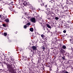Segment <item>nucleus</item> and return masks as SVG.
Masks as SVG:
<instances>
[{
  "label": "nucleus",
  "mask_w": 73,
  "mask_h": 73,
  "mask_svg": "<svg viewBox=\"0 0 73 73\" xmlns=\"http://www.w3.org/2000/svg\"><path fill=\"white\" fill-rule=\"evenodd\" d=\"M47 11L46 12L47 16H53V15H54V13H51L50 11V9L47 8L46 9Z\"/></svg>",
  "instance_id": "1"
},
{
  "label": "nucleus",
  "mask_w": 73,
  "mask_h": 73,
  "mask_svg": "<svg viewBox=\"0 0 73 73\" xmlns=\"http://www.w3.org/2000/svg\"><path fill=\"white\" fill-rule=\"evenodd\" d=\"M7 67L9 69V70L11 72H13L14 71V68H15V65L13 64H8L7 65Z\"/></svg>",
  "instance_id": "2"
},
{
  "label": "nucleus",
  "mask_w": 73,
  "mask_h": 73,
  "mask_svg": "<svg viewBox=\"0 0 73 73\" xmlns=\"http://www.w3.org/2000/svg\"><path fill=\"white\" fill-rule=\"evenodd\" d=\"M21 4H22V5H23L25 7L26 6L27 7H29L30 9L31 8V7H32V6L29 3H27V2H23L22 3H21Z\"/></svg>",
  "instance_id": "3"
},
{
  "label": "nucleus",
  "mask_w": 73,
  "mask_h": 73,
  "mask_svg": "<svg viewBox=\"0 0 73 73\" xmlns=\"http://www.w3.org/2000/svg\"><path fill=\"white\" fill-rule=\"evenodd\" d=\"M31 48H32V49L33 50V52H36V50H37V47L35 46H33L31 47Z\"/></svg>",
  "instance_id": "4"
},
{
  "label": "nucleus",
  "mask_w": 73,
  "mask_h": 73,
  "mask_svg": "<svg viewBox=\"0 0 73 73\" xmlns=\"http://www.w3.org/2000/svg\"><path fill=\"white\" fill-rule=\"evenodd\" d=\"M31 20L32 22H33V23H36V19H35V18H31Z\"/></svg>",
  "instance_id": "5"
},
{
  "label": "nucleus",
  "mask_w": 73,
  "mask_h": 73,
  "mask_svg": "<svg viewBox=\"0 0 73 73\" xmlns=\"http://www.w3.org/2000/svg\"><path fill=\"white\" fill-rule=\"evenodd\" d=\"M54 16V15H53V16H50V17H48V20H53V17Z\"/></svg>",
  "instance_id": "6"
},
{
  "label": "nucleus",
  "mask_w": 73,
  "mask_h": 73,
  "mask_svg": "<svg viewBox=\"0 0 73 73\" xmlns=\"http://www.w3.org/2000/svg\"><path fill=\"white\" fill-rule=\"evenodd\" d=\"M35 51H33V52L31 54L30 56H31V57H34L35 56Z\"/></svg>",
  "instance_id": "7"
},
{
  "label": "nucleus",
  "mask_w": 73,
  "mask_h": 73,
  "mask_svg": "<svg viewBox=\"0 0 73 73\" xmlns=\"http://www.w3.org/2000/svg\"><path fill=\"white\" fill-rule=\"evenodd\" d=\"M7 16H4L3 15H2L1 19L2 20H4V19H6V18H7Z\"/></svg>",
  "instance_id": "8"
},
{
  "label": "nucleus",
  "mask_w": 73,
  "mask_h": 73,
  "mask_svg": "<svg viewBox=\"0 0 73 73\" xmlns=\"http://www.w3.org/2000/svg\"><path fill=\"white\" fill-rule=\"evenodd\" d=\"M20 1L21 3H23V2H27L28 0H21Z\"/></svg>",
  "instance_id": "9"
},
{
  "label": "nucleus",
  "mask_w": 73,
  "mask_h": 73,
  "mask_svg": "<svg viewBox=\"0 0 73 73\" xmlns=\"http://www.w3.org/2000/svg\"><path fill=\"white\" fill-rule=\"evenodd\" d=\"M5 21H6V23H9V20L8 18H6L5 20Z\"/></svg>",
  "instance_id": "10"
},
{
  "label": "nucleus",
  "mask_w": 73,
  "mask_h": 73,
  "mask_svg": "<svg viewBox=\"0 0 73 73\" xmlns=\"http://www.w3.org/2000/svg\"><path fill=\"white\" fill-rule=\"evenodd\" d=\"M60 47H61V48H62L63 49H66V46H65V45H63L62 46H61V45H60Z\"/></svg>",
  "instance_id": "11"
},
{
  "label": "nucleus",
  "mask_w": 73,
  "mask_h": 73,
  "mask_svg": "<svg viewBox=\"0 0 73 73\" xmlns=\"http://www.w3.org/2000/svg\"><path fill=\"white\" fill-rule=\"evenodd\" d=\"M46 3H42H42L40 4V5L41 6H44L45 5Z\"/></svg>",
  "instance_id": "12"
},
{
  "label": "nucleus",
  "mask_w": 73,
  "mask_h": 73,
  "mask_svg": "<svg viewBox=\"0 0 73 73\" xmlns=\"http://www.w3.org/2000/svg\"><path fill=\"white\" fill-rule=\"evenodd\" d=\"M44 46H43V47H42V49L44 51V50H46L47 49V48H46V47H44Z\"/></svg>",
  "instance_id": "13"
},
{
  "label": "nucleus",
  "mask_w": 73,
  "mask_h": 73,
  "mask_svg": "<svg viewBox=\"0 0 73 73\" xmlns=\"http://www.w3.org/2000/svg\"><path fill=\"white\" fill-rule=\"evenodd\" d=\"M40 52H41L39 51H38L37 52L38 55V56H39V57H40Z\"/></svg>",
  "instance_id": "14"
},
{
  "label": "nucleus",
  "mask_w": 73,
  "mask_h": 73,
  "mask_svg": "<svg viewBox=\"0 0 73 73\" xmlns=\"http://www.w3.org/2000/svg\"><path fill=\"white\" fill-rule=\"evenodd\" d=\"M49 2H51V3H54V2H55V1L54 0H51Z\"/></svg>",
  "instance_id": "15"
},
{
  "label": "nucleus",
  "mask_w": 73,
  "mask_h": 73,
  "mask_svg": "<svg viewBox=\"0 0 73 73\" xmlns=\"http://www.w3.org/2000/svg\"><path fill=\"white\" fill-rule=\"evenodd\" d=\"M61 52L62 53H65V51H64V50L63 49H61Z\"/></svg>",
  "instance_id": "16"
},
{
  "label": "nucleus",
  "mask_w": 73,
  "mask_h": 73,
  "mask_svg": "<svg viewBox=\"0 0 73 73\" xmlns=\"http://www.w3.org/2000/svg\"><path fill=\"white\" fill-rule=\"evenodd\" d=\"M17 7L18 8H19V9H20L21 7V5L20 4L18 5L17 6Z\"/></svg>",
  "instance_id": "17"
},
{
  "label": "nucleus",
  "mask_w": 73,
  "mask_h": 73,
  "mask_svg": "<svg viewBox=\"0 0 73 73\" xmlns=\"http://www.w3.org/2000/svg\"><path fill=\"white\" fill-rule=\"evenodd\" d=\"M70 42H71V44H73V39H71L70 40Z\"/></svg>",
  "instance_id": "18"
},
{
  "label": "nucleus",
  "mask_w": 73,
  "mask_h": 73,
  "mask_svg": "<svg viewBox=\"0 0 73 73\" xmlns=\"http://www.w3.org/2000/svg\"><path fill=\"white\" fill-rule=\"evenodd\" d=\"M61 59L62 60H65L66 59H65V56L62 57Z\"/></svg>",
  "instance_id": "19"
},
{
  "label": "nucleus",
  "mask_w": 73,
  "mask_h": 73,
  "mask_svg": "<svg viewBox=\"0 0 73 73\" xmlns=\"http://www.w3.org/2000/svg\"><path fill=\"white\" fill-rule=\"evenodd\" d=\"M46 25L47 27H48V28H50L51 27L50 26V25H49L47 24Z\"/></svg>",
  "instance_id": "20"
},
{
  "label": "nucleus",
  "mask_w": 73,
  "mask_h": 73,
  "mask_svg": "<svg viewBox=\"0 0 73 73\" xmlns=\"http://www.w3.org/2000/svg\"><path fill=\"white\" fill-rule=\"evenodd\" d=\"M30 31H31V32H33V29L32 28H31L30 29Z\"/></svg>",
  "instance_id": "21"
},
{
  "label": "nucleus",
  "mask_w": 73,
  "mask_h": 73,
  "mask_svg": "<svg viewBox=\"0 0 73 73\" xmlns=\"http://www.w3.org/2000/svg\"><path fill=\"white\" fill-rule=\"evenodd\" d=\"M28 27V26H27L26 25H24V28L25 29H26V28H27Z\"/></svg>",
  "instance_id": "22"
},
{
  "label": "nucleus",
  "mask_w": 73,
  "mask_h": 73,
  "mask_svg": "<svg viewBox=\"0 0 73 73\" xmlns=\"http://www.w3.org/2000/svg\"><path fill=\"white\" fill-rule=\"evenodd\" d=\"M39 23L40 24V25H42V27H43V28H45V26L42 25V23L39 22Z\"/></svg>",
  "instance_id": "23"
},
{
  "label": "nucleus",
  "mask_w": 73,
  "mask_h": 73,
  "mask_svg": "<svg viewBox=\"0 0 73 73\" xmlns=\"http://www.w3.org/2000/svg\"><path fill=\"white\" fill-rule=\"evenodd\" d=\"M31 9L32 10V11H33V12H34V11L36 10V9L35 8H32Z\"/></svg>",
  "instance_id": "24"
},
{
  "label": "nucleus",
  "mask_w": 73,
  "mask_h": 73,
  "mask_svg": "<svg viewBox=\"0 0 73 73\" xmlns=\"http://www.w3.org/2000/svg\"><path fill=\"white\" fill-rule=\"evenodd\" d=\"M42 61V60H41V59L40 58V59H38V61L39 62H40V63H41V61Z\"/></svg>",
  "instance_id": "25"
},
{
  "label": "nucleus",
  "mask_w": 73,
  "mask_h": 73,
  "mask_svg": "<svg viewBox=\"0 0 73 73\" xmlns=\"http://www.w3.org/2000/svg\"><path fill=\"white\" fill-rule=\"evenodd\" d=\"M3 27H7V26H6V25L5 24H3Z\"/></svg>",
  "instance_id": "26"
},
{
  "label": "nucleus",
  "mask_w": 73,
  "mask_h": 73,
  "mask_svg": "<svg viewBox=\"0 0 73 73\" xmlns=\"http://www.w3.org/2000/svg\"><path fill=\"white\" fill-rule=\"evenodd\" d=\"M41 36L42 38H44V37H45V36H44V35L43 34L41 35Z\"/></svg>",
  "instance_id": "27"
},
{
  "label": "nucleus",
  "mask_w": 73,
  "mask_h": 73,
  "mask_svg": "<svg viewBox=\"0 0 73 73\" xmlns=\"http://www.w3.org/2000/svg\"><path fill=\"white\" fill-rule=\"evenodd\" d=\"M55 19L56 20H58V19H59V18H58V17H55Z\"/></svg>",
  "instance_id": "28"
},
{
  "label": "nucleus",
  "mask_w": 73,
  "mask_h": 73,
  "mask_svg": "<svg viewBox=\"0 0 73 73\" xmlns=\"http://www.w3.org/2000/svg\"><path fill=\"white\" fill-rule=\"evenodd\" d=\"M26 25L28 26V25H31V23H27Z\"/></svg>",
  "instance_id": "29"
},
{
  "label": "nucleus",
  "mask_w": 73,
  "mask_h": 73,
  "mask_svg": "<svg viewBox=\"0 0 73 73\" xmlns=\"http://www.w3.org/2000/svg\"><path fill=\"white\" fill-rule=\"evenodd\" d=\"M4 34L5 36H7V33H4Z\"/></svg>",
  "instance_id": "30"
},
{
  "label": "nucleus",
  "mask_w": 73,
  "mask_h": 73,
  "mask_svg": "<svg viewBox=\"0 0 73 73\" xmlns=\"http://www.w3.org/2000/svg\"><path fill=\"white\" fill-rule=\"evenodd\" d=\"M64 21H60L61 24H63L64 23Z\"/></svg>",
  "instance_id": "31"
},
{
  "label": "nucleus",
  "mask_w": 73,
  "mask_h": 73,
  "mask_svg": "<svg viewBox=\"0 0 73 73\" xmlns=\"http://www.w3.org/2000/svg\"><path fill=\"white\" fill-rule=\"evenodd\" d=\"M42 56H46V54H43V55H42Z\"/></svg>",
  "instance_id": "32"
},
{
  "label": "nucleus",
  "mask_w": 73,
  "mask_h": 73,
  "mask_svg": "<svg viewBox=\"0 0 73 73\" xmlns=\"http://www.w3.org/2000/svg\"><path fill=\"white\" fill-rule=\"evenodd\" d=\"M47 6H48L46 4L44 6L45 8H47Z\"/></svg>",
  "instance_id": "33"
},
{
  "label": "nucleus",
  "mask_w": 73,
  "mask_h": 73,
  "mask_svg": "<svg viewBox=\"0 0 73 73\" xmlns=\"http://www.w3.org/2000/svg\"><path fill=\"white\" fill-rule=\"evenodd\" d=\"M61 17L62 18H65V15H62L61 16Z\"/></svg>",
  "instance_id": "34"
},
{
  "label": "nucleus",
  "mask_w": 73,
  "mask_h": 73,
  "mask_svg": "<svg viewBox=\"0 0 73 73\" xmlns=\"http://www.w3.org/2000/svg\"><path fill=\"white\" fill-rule=\"evenodd\" d=\"M67 22L68 23H71V21L70 20L67 21Z\"/></svg>",
  "instance_id": "35"
},
{
  "label": "nucleus",
  "mask_w": 73,
  "mask_h": 73,
  "mask_svg": "<svg viewBox=\"0 0 73 73\" xmlns=\"http://www.w3.org/2000/svg\"><path fill=\"white\" fill-rule=\"evenodd\" d=\"M3 55L4 56V58H5H5H6V56H5V55H4V54H3Z\"/></svg>",
  "instance_id": "36"
},
{
  "label": "nucleus",
  "mask_w": 73,
  "mask_h": 73,
  "mask_svg": "<svg viewBox=\"0 0 73 73\" xmlns=\"http://www.w3.org/2000/svg\"><path fill=\"white\" fill-rule=\"evenodd\" d=\"M63 33H65L66 32V30H64L63 31Z\"/></svg>",
  "instance_id": "37"
},
{
  "label": "nucleus",
  "mask_w": 73,
  "mask_h": 73,
  "mask_svg": "<svg viewBox=\"0 0 73 73\" xmlns=\"http://www.w3.org/2000/svg\"><path fill=\"white\" fill-rule=\"evenodd\" d=\"M38 0L39 3H40V2H41V1H42V0Z\"/></svg>",
  "instance_id": "38"
},
{
  "label": "nucleus",
  "mask_w": 73,
  "mask_h": 73,
  "mask_svg": "<svg viewBox=\"0 0 73 73\" xmlns=\"http://www.w3.org/2000/svg\"><path fill=\"white\" fill-rule=\"evenodd\" d=\"M44 40V41H46L47 40V39L46 38H43Z\"/></svg>",
  "instance_id": "39"
},
{
  "label": "nucleus",
  "mask_w": 73,
  "mask_h": 73,
  "mask_svg": "<svg viewBox=\"0 0 73 73\" xmlns=\"http://www.w3.org/2000/svg\"><path fill=\"white\" fill-rule=\"evenodd\" d=\"M58 33L59 34H61V32H59Z\"/></svg>",
  "instance_id": "40"
},
{
  "label": "nucleus",
  "mask_w": 73,
  "mask_h": 73,
  "mask_svg": "<svg viewBox=\"0 0 73 73\" xmlns=\"http://www.w3.org/2000/svg\"><path fill=\"white\" fill-rule=\"evenodd\" d=\"M31 61H32L33 60V58L32 57L31 58Z\"/></svg>",
  "instance_id": "41"
},
{
  "label": "nucleus",
  "mask_w": 73,
  "mask_h": 73,
  "mask_svg": "<svg viewBox=\"0 0 73 73\" xmlns=\"http://www.w3.org/2000/svg\"><path fill=\"white\" fill-rule=\"evenodd\" d=\"M56 10L57 12H58V11H60V10H58V9H57Z\"/></svg>",
  "instance_id": "42"
},
{
  "label": "nucleus",
  "mask_w": 73,
  "mask_h": 73,
  "mask_svg": "<svg viewBox=\"0 0 73 73\" xmlns=\"http://www.w3.org/2000/svg\"><path fill=\"white\" fill-rule=\"evenodd\" d=\"M31 52H33V50H32V49H31Z\"/></svg>",
  "instance_id": "43"
},
{
  "label": "nucleus",
  "mask_w": 73,
  "mask_h": 73,
  "mask_svg": "<svg viewBox=\"0 0 73 73\" xmlns=\"http://www.w3.org/2000/svg\"><path fill=\"white\" fill-rule=\"evenodd\" d=\"M29 70H30V71H31V68H29Z\"/></svg>",
  "instance_id": "44"
},
{
  "label": "nucleus",
  "mask_w": 73,
  "mask_h": 73,
  "mask_svg": "<svg viewBox=\"0 0 73 73\" xmlns=\"http://www.w3.org/2000/svg\"><path fill=\"white\" fill-rule=\"evenodd\" d=\"M44 45L46 46V45H47L46 44V43H45V44H44Z\"/></svg>",
  "instance_id": "45"
},
{
  "label": "nucleus",
  "mask_w": 73,
  "mask_h": 73,
  "mask_svg": "<svg viewBox=\"0 0 73 73\" xmlns=\"http://www.w3.org/2000/svg\"><path fill=\"white\" fill-rule=\"evenodd\" d=\"M4 64H7L6 62H5V61L4 62Z\"/></svg>",
  "instance_id": "46"
},
{
  "label": "nucleus",
  "mask_w": 73,
  "mask_h": 73,
  "mask_svg": "<svg viewBox=\"0 0 73 73\" xmlns=\"http://www.w3.org/2000/svg\"><path fill=\"white\" fill-rule=\"evenodd\" d=\"M2 16L1 15H0V17H1Z\"/></svg>",
  "instance_id": "47"
},
{
  "label": "nucleus",
  "mask_w": 73,
  "mask_h": 73,
  "mask_svg": "<svg viewBox=\"0 0 73 73\" xmlns=\"http://www.w3.org/2000/svg\"><path fill=\"white\" fill-rule=\"evenodd\" d=\"M55 39H56V40H57V37H56L55 38Z\"/></svg>",
  "instance_id": "48"
},
{
  "label": "nucleus",
  "mask_w": 73,
  "mask_h": 73,
  "mask_svg": "<svg viewBox=\"0 0 73 73\" xmlns=\"http://www.w3.org/2000/svg\"><path fill=\"white\" fill-rule=\"evenodd\" d=\"M55 61H54V63L55 64V65H56V63H55Z\"/></svg>",
  "instance_id": "49"
},
{
  "label": "nucleus",
  "mask_w": 73,
  "mask_h": 73,
  "mask_svg": "<svg viewBox=\"0 0 73 73\" xmlns=\"http://www.w3.org/2000/svg\"><path fill=\"white\" fill-rule=\"evenodd\" d=\"M15 33V34H16L17 33V32H16Z\"/></svg>",
  "instance_id": "50"
},
{
  "label": "nucleus",
  "mask_w": 73,
  "mask_h": 73,
  "mask_svg": "<svg viewBox=\"0 0 73 73\" xmlns=\"http://www.w3.org/2000/svg\"><path fill=\"white\" fill-rule=\"evenodd\" d=\"M30 12L32 13V11L31 10V11H30Z\"/></svg>",
  "instance_id": "51"
},
{
  "label": "nucleus",
  "mask_w": 73,
  "mask_h": 73,
  "mask_svg": "<svg viewBox=\"0 0 73 73\" xmlns=\"http://www.w3.org/2000/svg\"><path fill=\"white\" fill-rule=\"evenodd\" d=\"M0 70H2V69Z\"/></svg>",
  "instance_id": "52"
},
{
  "label": "nucleus",
  "mask_w": 73,
  "mask_h": 73,
  "mask_svg": "<svg viewBox=\"0 0 73 73\" xmlns=\"http://www.w3.org/2000/svg\"><path fill=\"white\" fill-rule=\"evenodd\" d=\"M38 17V16H37V17H36L37 18V17Z\"/></svg>",
  "instance_id": "53"
},
{
  "label": "nucleus",
  "mask_w": 73,
  "mask_h": 73,
  "mask_svg": "<svg viewBox=\"0 0 73 73\" xmlns=\"http://www.w3.org/2000/svg\"><path fill=\"white\" fill-rule=\"evenodd\" d=\"M72 50L73 51V49H72Z\"/></svg>",
  "instance_id": "54"
},
{
  "label": "nucleus",
  "mask_w": 73,
  "mask_h": 73,
  "mask_svg": "<svg viewBox=\"0 0 73 73\" xmlns=\"http://www.w3.org/2000/svg\"><path fill=\"white\" fill-rule=\"evenodd\" d=\"M13 3V2H11V3Z\"/></svg>",
  "instance_id": "55"
},
{
  "label": "nucleus",
  "mask_w": 73,
  "mask_h": 73,
  "mask_svg": "<svg viewBox=\"0 0 73 73\" xmlns=\"http://www.w3.org/2000/svg\"><path fill=\"white\" fill-rule=\"evenodd\" d=\"M66 35H68V34H66Z\"/></svg>",
  "instance_id": "56"
},
{
  "label": "nucleus",
  "mask_w": 73,
  "mask_h": 73,
  "mask_svg": "<svg viewBox=\"0 0 73 73\" xmlns=\"http://www.w3.org/2000/svg\"><path fill=\"white\" fill-rule=\"evenodd\" d=\"M1 0H0V1H1Z\"/></svg>",
  "instance_id": "57"
},
{
  "label": "nucleus",
  "mask_w": 73,
  "mask_h": 73,
  "mask_svg": "<svg viewBox=\"0 0 73 73\" xmlns=\"http://www.w3.org/2000/svg\"><path fill=\"white\" fill-rule=\"evenodd\" d=\"M44 30H45V29H44Z\"/></svg>",
  "instance_id": "58"
},
{
  "label": "nucleus",
  "mask_w": 73,
  "mask_h": 73,
  "mask_svg": "<svg viewBox=\"0 0 73 73\" xmlns=\"http://www.w3.org/2000/svg\"><path fill=\"white\" fill-rule=\"evenodd\" d=\"M44 68H43V70H44Z\"/></svg>",
  "instance_id": "59"
},
{
  "label": "nucleus",
  "mask_w": 73,
  "mask_h": 73,
  "mask_svg": "<svg viewBox=\"0 0 73 73\" xmlns=\"http://www.w3.org/2000/svg\"><path fill=\"white\" fill-rule=\"evenodd\" d=\"M11 11H12V10H11Z\"/></svg>",
  "instance_id": "60"
},
{
  "label": "nucleus",
  "mask_w": 73,
  "mask_h": 73,
  "mask_svg": "<svg viewBox=\"0 0 73 73\" xmlns=\"http://www.w3.org/2000/svg\"><path fill=\"white\" fill-rule=\"evenodd\" d=\"M4 15H5L4 14Z\"/></svg>",
  "instance_id": "61"
},
{
  "label": "nucleus",
  "mask_w": 73,
  "mask_h": 73,
  "mask_svg": "<svg viewBox=\"0 0 73 73\" xmlns=\"http://www.w3.org/2000/svg\"><path fill=\"white\" fill-rule=\"evenodd\" d=\"M48 67H49V66H48Z\"/></svg>",
  "instance_id": "62"
},
{
  "label": "nucleus",
  "mask_w": 73,
  "mask_h": 73,
  "mask_svg": "<svg viewBox=\"0 0 73 73\" xmlns=\"http://www.w3.org/2000/svg\"><path fill=\"white\" fill-rule=\"evenodd\" d=\"M56 73H57V72H56Z\"/></svg>",
  "instance_id": "63"
}]
</instances>
